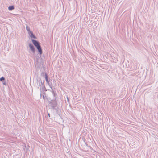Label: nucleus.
Wrapping results in <instances>:
<instances>
[{
  "label": "nucleus",
  "mask_w": 158,
  "mask_h": 158,
  "mask_svg": "<svg viewBox=\"0 0 158 158\" xmlns=\"http://www.w3.org/2000/svg\"><path fill=\"white\" fill-rule=\"evenodd\" d=\"M32 42L34 45L36 47L38 50V54H40V44L37 41L35 40L32 39Z\"/></svg>",
  "instance_id": "2"
},
{
  "label": "nucleus",
  "mask_w": 158,
  "mask_h": 158,
  "mask_svg": "<svg viewBox=\"0 0 158 158\" xmlns=\"http://www.w3.org/2000/svg\"><path fill=\"white\" fill-rule=\"evenodd\" d=\"M39 56H37L36 58L35 59V65L36 68V70L35 71V77L36 78L37 83L40 85V77H39V72L40 69V63L39 62Z\"/></svg>",
  "instance_id": "1"
},
{
  "label": "nucleus",
  "mask_w": 158,
  "mask_h": 158,
  "mask_svg": "<svg viewBox=\"0 0 158 158\" xmlns=\"http://www.w3.org/2000/svg\"><path fill=\"white\" fill-rule=\"evenodd\" d=\"M5 80V78L3 77H2L0 78V81H3Z\"/></svg>",
  "instance_id": "7"
},
{
  "label": "nucleus",
  "mask_w": 158,
  "mask_h": 158,
  "mask_svg": "<svg viewBox=\"0 0 158 158\" xmlns=\"http://www.w3.org/2000/svg\"><path fill=\"white\" fill-rule=\"evenodd\" d=\"M28 34L29 36L32 38H33L34 39H36L37 37L36 36H35V35L34 34L33 32L32 31L28 32Z\"/></svg>",
  "instance_id": "3"
},
{
  "label": "nucleus",
  "mask_w": 158,
  "mask_h": 158,
  "mask_svg": "<svg viewBox=\"0 0 158 158\" xmlns=\"http://www.w3.org/2000/svg\"><path fill=\"white\" fill-rule=\"evenodd\" d=\"M15 8L14 6L13 5L10 6L8 7V9L9 10L11 11Z\"/></svg>",
  "instance_id": "5"
},
{
  "label": "nucleus",
  "mask_w": 158,
  "mask_h": 158,
  "mask_svg": "<svg viewBox=\"0 0 158 158\" xmlns=\"http://www.w3.org/2000/svg\"><path fill=\"white\" fill-rule=\"evenodd\" d=\"M26 29L28 31V32L31 31H30V27L27 25L26 26Z\"/></svg>",
  "instance_id": "6"
},
{
  "label": "nucleus",
  "mask_w": 158,
  "mask_h": 158,
  "mask_svg": "<svg viewBox=\"0 0 158 158\" xmlns=\"http://www.w3.org/2000/svg\"><path fill=\"white\" fill-rule=\"evenodd\" d=\"M2 82L3 84L4 85H6V83L5 80H4L3 81H2Z\"/></svg>",
  "instance_id": "9"
},
{
  "label": "nucleus",
  "mask_w": 158,
  "mask_h": 158,
  "mask_svg": "<svg viewBox=\"0 0 158 158\" xmlns=\"http://www.w3.org/2000/svg\"><path fill=\"white\" fill-rule=\"evenodd\" d=\"M40 54H41V52H42V50H41V48H40Z\"/></svg>",
  "instance_id": "10"
},
{
  "label": "nucleus",
  "mask_w": 158,
  "mask_h": 158,
  "mask_svg": "<svg viewBox=\"0 0 158 158\" xmlns=\"http://www.w3.org/2000/svg\"><path fill=\"white\" fill-rule=\"evenodd\" d=\"M29 46L30 50L32 51L33 53H34L35 52V50L34 46L31 43L29 44Z\"/></svg>",
  "instance_id": "4"
},
{
  "label": "nucleus",
  "mask_w": 158,
  "mask_h": 158,
  "mask_svg": "<svg viewBox=\"0 0 158 158\" xmlns=\"http://www.w3.org/2000/svg\"><path fill=\"white\" fill-rule=\"evenodd\" d=\"M45 77L46 81L48 82V76L47 74L46 73L45 74Z\"/></svg>",
  "instance_id": "8"
}]
</instances>
